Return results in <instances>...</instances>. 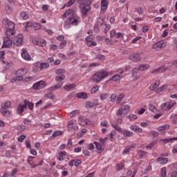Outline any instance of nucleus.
<instances>
[{"label":"nucleus","instance_id":"obj_1","mask_svg":"<svg viewBox=\"0 0 177 177\" xmlns=\"http://www.w3.org/2000/svg\"><path fill=\"white\" fill-rule=\"evenodd\" d=\"M3 25L6 29V37L3 39L2 48H10V46H12V44H13V40L10 39V37H12V35H15L16 32L15 31V25L13 21L9 20L8 18L3 19Z\"/></svg>","mask_w":177,"mask_h":177},{"label":"nucleus","instance_id":"obj_2","mask_svg":"<svg viewBox=\"0 0 177 177\" xmlns=\"http://www.w3.org/2000/svg\"><path fill=\"white\" fill-rule=\"evenodd\" d=\"M107 75H109V72H107L106 71H98L93 75L92 81L93 82H95L97 84V82H100L102 80L106 78Z\"/></svg>","mask_w":177,"mask_h":177},{"label":"nucleus","instance_id":"obj_3","mask_svg":"<svg viewBox=\"0 0 177 177\" xmlns=\"http://www.w3.org/2000/svg\"><path fill=\"white\" fill-rule=\"evenodd\" d=\"M150 68V66L149 64H142L140 65L139 68H135L132 70V74L133 77H134V80H139V77L138 76V71H145V70H147Z\"/></svg>","mask_w":177,"mask_h":177},{"label":"nucleus","instance_id":"obj_4","mask_svg":"<svg viewBox=\"0 0 177 177\" xmlns=\"http://www.w3.org/2000/svg\"><path fill=\"white\" fill-rule=\"evenodd\" d=\"M129 110H131V106L129 104L122 105L117 112V115L118 117H121V118H124V115L129 113Z\"/></svg>","mask_w":177,"mask_h":177},{"label":"nucleus","instance_id":"obj_5","mask_svg":"<svg viewBox=\"0 0 177 177\" xmlns=\"http://www.w3.org/2000/svg\"><path fill=\"white\" fill-rule=\"evenodd\" d=\"M27 104H28V101L27 100H24L23 104H19L17 106V113L21 115L24 112V109H27Z\"/></svg>","mask_w":177,"mask_h":177},{"label":"nucleus","instance_id":"obj_6","mask_svg":"<svg viewBox=\"0 0 177 177\" xmlns=\"http://www.w3.org/2000/svg\"><path fill=\"white\" fill-rule=\"evenodd\" d=\"M12 44L15 46H21L23 44V35L19 34L12 39Z\"/></svg>","mask_w":177,"mask_h":177},{"label":"nucleus","instance_id":"obj_7","mask_svg":"<svg viewBox=\"0 0 177 177\" xmlns=\"http://www.w3.org/2000/svg\"><path fill=\"white\" fill-rule=\"evenodd\" d=\"M175 104H176V102H167L162 104L160 106V109L163 111H169V110H171V109H172V107Z\"/></svg>","mask_w":177,"mask_h":177},{"label":"nucleus","instance_id":"obj_8","mask_svg":"<svg viewBox=\"0 0 177 177\" xmlns=\"http://www.w3.org/2000/svg\"><path fill=\"white\" fill-rule=\"evenodd\" d=\"M46 85H47V84L46 82L39 81V82L35 83L32 85V88H33V89H35V91H38L39 89H44V88H45L46 86Z\"/></svg>","mask_w":177,"mask_h":177},{"label":"nucleus","instance_id":"obj_9","mask_svg":"<svg viewBox=\"0 0 177 177\" xmlns=\"http://www.w3.org/2000/svg\"><path fill=\"white\" fill-rule=\"evenodd\" d=\"M167 46V41H164V40H161L154 44L152 46L153 49H162V48H165Z\"/></svg>","mask_w":177,"mask_h":177},{"label":"nucleus","instance_id":"obj_10","mask_svg":"<svg viewBox=\"0 0 177 177\" xmlns=\"http://www.w3.org/2000/svg\"><path fill=\"white\" fill-rule=\"evenodd\" d=\"M129 59L132 60V62H135V63H138L142 60V57H140V54L139 53L131 54L129 56Z\"/></svg>","mask_w":177,"mask_h":177},{"label":"nucleus","instance_id":"obj_11","mask_svg":"<svg viewBox=\"0 0 177 177\" xmlns=\"http://www.w3.org/2000/svg\"><path fill=\"white\" fill-rule=\"evenodd\" d=\"M26 74L24 69H19L15 73V81H23V75Z\"/></svg>","mask_w":177,"mask_h":177},{"label":"nucleus","instance_id":"obj_12","mask_svg":"<svg viewBox=\"0 0 177 177\" xmlns=\"http://www.w3.org/2000/svg\"><path fill=\"white\" fill-rule=\"evenodd\" d=\"M32 41L34 45H37V46H45L46 45V41L41 39L33 38Z\"/></svg>","mask_w":177,"mask_h":177},{"label":"nucleus","instance_id":"obj_13","mask_svg":"<svg viewBox=\"0 0 177 177\" xmlns=\"http://www.w3.org/2000/svg\"><path fill=\"white\" fill-rule=\"evenodd\" d=\"M167 70H168V66H162L156 69L152 70L151 74H160L161 73H165Z\"/></svg>","mask_w":177,"mask_h":177},{"label":"nucleus","instance_id":"obj_14","mask_svg":"<svg viewBox=\"0 0 177 177\" xmlns=\"http://www.w3.org/2000/svg\"><path fill=\"white\" fill-rule=\"evenodd\" d=\"M68 24H71V26H78V20L77 18L74 17H71L68 18V21L65 25V27H68Z\"/></svg>","mask_w":177,"mask_h":177},{"label":"nucleus","instance_id":"obj_15","mask_svg":"<svg viewBox=\"0 0 177 177\" xmlns=\"http://www.w3.org/2000/svg\"><path fill=\"white\" fill-rule=\"evenodd\" d=\"M21 57L24 59V60H27V62H30L31 60V55H28L27 50L26 48L21 49Z\"/></svg>","mask_w":177,"mask_h":177},{"label":"nucleus","instance_id":"obj_16","mask_svg":"<svg viewBox=\"0 0 177 177\" xmlns=\"http://www.w3.org/2000/svg\"><path fill=\"white\" fill-rule=\"evenodd\" d=\"M35 67H37V68H40V70L42 71L49 68V64L37 62L35 63Z\"/></svg>","mask_w":177,"mask_h":177},{"label":"nucleus","instance_id":"obj_17","mask_svg":"<svg viewBox=\"0 0 177 177\" xmlns=\"http://www.w3.org/2000/svg\"><path fill=\"white\" fill-rule=\"evenodd\" d=\"M108 6H109V0L101 1V10L102 12H106V10H107Z\"/></svg>","mask_w":177,"mask_h":177},{"label":"nucleus","instance_id":"obj_18","mask_svg":"<svg viewBox=\"0 0 177 177\" xmlns=\"http://www.w3.org/2000/svg\"><path fill=\"white\" fill-rule=\"evenodd\" d=\"M130 129L131 131H133V132H138V133H142L143 132V129L135 124L131 125L130 127Z\"/></svg>","mask_w":177,"mask_h":177},{"label":"nucleus","instance_id":"obj_19","mask_svg":"<svg viewBox=\"0 0 177 177\" xmlns=\"http://www.w3.org/2000/svg\"><path fill=\"white\" fill-rule=\"evenodd\" d=\"M93 143L96 147L97 153H102L103 151V149H104L103 147L104 145H103L102 144H100V142H98L96 141H95Z\"/></svg>","mask_w":177,"mask_h":177},{"label":"nucleus","instance_id":"obj_20","mask_svg":"<svg viewBox=\"0 0 177 177\" xmlns=\"http://www.w3.org/2000/svg\"><path fill=\"white\" fill-rule=\"evenodd\" d=\"M122 134L126 138H132L134 135L133 132L127 129H123Z\"/></svg>","mask_w":177,"mask_h":177},{"label":"nucleus","instance_id":"obj_21","mask_svg":"<svg viewBox=\"0 0 177 177\" xmlns=\"http://www.w3.org/2000/svg\"><path fill=\"white\" fill-rule=\"evenodd\" d=\"M169 86H171V84L162 85L160 87L158 88L156 90V93H161V92H162V91H165V89H168V88H169Z\"/></svg>","mask_w":177,"mask_h":177},{"label":"nucleus","instance_id":"obj_22","mask_svg":"<svg viewBox=\"0 0 177 177\" xmlns=\"http://www.w3.org/2000/svg\"><path fill=\"white\" fill-rule=\"evenodd\" d=\"M92 122L88 118H83L80 121V125L85 127V125H91Z\"/></svg>","mask_w":177,"mask_h":177},{"label":"nucleus","instance_id":"obj_23","mask_svg":"<svg viewBox=\"0 0 177 177\" xmlns=\"http://www.w3.org/2000/svg\"><path fill=\"white\" fill-rule=\"evenodd\" d=\"M33 158H35V157L28 156V163L30 165L31 168H35L37 167L34 161H32Z\"/></svg>","mask_w":177,"mask_h":177},{"label":"nucleus","instance_id":"obj_24","mask_svg":"<svg viewBox=\"0 0 177 177\" xmlns=\"http://www.w3.org/2000/svg\"><path fill=\"white\" fill-rule=\"evenodd\" d=\"M157 162H159V164H162V165H165L168 162V158L160 157L157 158Z\"/></svg>","mask_w":177,"mask_h":177},{"label":"nucleus","instance_id":"obj_25","mask_svg":"<svg viewBox=\"0 0 177 177\" xmlns=\"http://www.w3.org/2000/svg\"><path fill=\"white\" fill-rule=\"evenodd\" d=\"M158 86H160V80H156L153 84H151L149 86V89L150 91H154L155 89H157Z\"/></svg>","mask_w":177,"mask_h":177},{"label":"nucleus","instance_id":"obj_26","mask_svg":"<svg viewBox=\"0 0 177 177\" xmlns=\"http://www.w3.org/2000/svg\"><path fill=\"white\" fill-rule=\"evenodd\" d=\"M2 65L3 66L4 68H9L10 67H12L13 64L12 62H8L5 60L1 61Z\"/></svg>","mask_w":177,"mask_h":177},{"label":"nucleus","instance_id":"obj_27","mask_svg":"<svg viewBox=\"0 0 177 177\" xmlns=\"http://www.w3.org/2000/svg\"><path fill=\"white\" fill-rule=\"evenodd\" d=\"M174 140H177V137L166 138V139H161L160 142H162L163 143H171L174 142Z\"/></svg>","mask_w":177,"mask_h":177},{"label":"nucleus","instance_id":"obj_28","mask_svg":"<svg viewBox=\"0 0 177 177\" xmlns=\"http://www.w3.org/2000/svg\"><path fill=\"white\" fill-rule=\"evenodd\" d=\"M76 96L78 99H88V94L86 92L79 93Z\"/></svg>","mask_w":177,"mask_h":177},{"label":"nucleus","instance_id":"obj_29","mask_svg":"<svg viewBox=\"0 0 177 177\" xmlns=\"http://www.w3.org/2000/svg\"><path fill=\"white\" fill-rule=\"evenodd\" d=\"M132 149H135V144H132L124 149L122 154H128V153H129Z\"/></svg>","mask_w":177,"mask_h":177},{"label":"nucleus","instance_id":"obj_30","mask_svg":"<svg viewBox=\"0 0 177 177\" xmlns=\"http://www.w3.org/2000/svg\"><path fill=\"white\" fill-rule=\"evenodd\" d=\"M74 88H75V84H71L64 86V91H67V92H70V91L74 89Z\"/></svg>","mask_w":177,"mask_h":177},{"label":"nucleus","instance_id":"obj_31","mask_svg":"<svg viewBox=\"0 0 177 177\" xmlns=\"http://www.w3.org/2000/svg\"><path fill=\"white\" fill-rule=\"evenodd\" d=\"M58 156L59 157L57 158V160H59V161H63V160H64V157L67 156V152L61 151L58 153Z\"/></svg>","mask_w":177,"mask_h":177},{"label":"nucleus","instance_id":"obj_32","mask_svg":"<svg viewBox=\"0 0 177 177\" xmlns=\"http://www.w3.org/2000/svg\"><path fill=\"white\" fill-rule=\"evenodd\" d=\"M89 10H91V6H82V13L84 16H86V15H88V12H89Z\"/></svg>","mask_w":177,"mask_h":177},{"label":"nucleus","instance_id":"obj_33","mask_svg":"<svg viewBox=\"0 0 177 177\" xmlns=\"http://www.w3.org/2000/svg\"><path fill=\"white\" fill-rule=\"evenodd\" d=\"M111 126L113 127V128H114V129H115V131H117L118 132H120V133H122V131H124V129H122V128L118 126V124H111Z\"/></svg>","mask_w":177,"mask_h":177},{"label":"nucleus","instance_id":"obj_34","mask_svg":"<svg viewBox=\"0 0 177 177\" xmlns=\"http://www.w3.org/2000/svg\"><path fill=\"white\" fill-rule=\"evenodd\" d=\"M12 106V102L9 100L6 101L4 104H1V107L3 109H8Z\"/></svg>","mask_w":177,"mask_h":177},{"label":"nucleus","instance_id":"obj_35","mask_svg":"<svg viewBox=\"0 0 177 177\" xmlns=\"http://www.w3.org/2000/svg\"><path fill=\"white\" fill-rule=\"evenodd\" d=\"M91 3L90 0H83L80 1L81 6H91Z\"/></svg>","mask_w":177,"mask_h":177},{"label":"nucleus","instance_id":"obj_36","mask_svg":"<svg viewBox=\"0 0 177 177\" xmlns=\"http://www.w3.org/2000/svg\"><path fill=\"white\" fill-rule=\"evenodd\" d=\"M74 121L73 120H70L68 122V124H67V129H68V131L69 132H71V131H73V127H74Z\"/></svg>","mask_w":177,"mask_h":177},{"label":"nucleus","instance_id":"obj_37","mask_svg":"<svg viewBox=\"0 0 177 177\" xmlns=\"http://www.w3.org/2000/svg\"><path fill=\"white\" fill-rule=\"evenodd\" d=\"M65 78H66V75H64V74H61L55 77V81L60 82L61 81H64Z\"/></svg>","mask_w":177,"mask_h":177},{"label":"nucleus","instance_id":"obj_38","mask_svg":"<svg viewBox=\"0 0 177 177\" xmlns=\"http://www.w3.org/2000/svg\"><path fill=\"white\" fill-rule=\"evenodd\" d=\"M160 175L161 177H167V167H162L160 169Z\"/></svg>","mask_w":177,"mask_h":177},{"label":"nucleus","instance_id":"obj_39","mask_svg":"<svg viewBox=\"0 0 177 177\" xmlns=\"http://www.w3.org/2000/svg\"><path fill=\"white\" fill-rule=\"evenodd\" d=\"M1 113L4 117H8L10 114V111L2 109Z\"/></svg>","mask_w":177,"mask_h":177},{"label":"nucleus","instance_id":"obj_40","mask_svg":"<svg viewBox=\"0 0 177 177\" xmlns=\"http://www.w3.org/2000/svg\"><path fill=\"white\" fill-rule=\"evenodd\" d=\"M35 77L34 76H30V77H24V79L22 80V81L24 82H31V81H34Z\"/></svg>","mask_w":177,"mask_h":177},{"label":"nucleus","instance_id":"obj_41","mask_svg":"<svg viewBox=\"0 0 177 177\" xmlns=\"http://www.w3.org/2000/svg\"><path fill=\"white\" fill-rule=\"evenodd\" d=\"M21 17L23 19V20H27L29 17V15L26 11H23L21 12Z\"/></svg>","mask_w":177,"mask_h":177},{"label":"nucleus","instance_id":"obj_42","mask_svg":"<svg viewBox=\"0 0 177 177\" xmlns=\"http://www.w3.org/2000/svg\"><path fill=\"white\" fill-rule=\"evenodd\" d=\"M32 27H33V28L37 30H41L42 26L39 23H33Z\"/></svg>","mask_w":177,"mask_h":177},{"label":"nucleus","instance_id":"obj_43","mask_svg":"<svg viewBox=\"0 0 177 177\" xmlns=\"http://www.w3.org/2000/svg\"><path fill=\"white\" fill-rule=\"evenodd\" d=\"M121 78H122V75L115 74V75H113L112 77L111 80H112V81H119V80H121Z\"/></svg>","mask_w":177,"mask_h":177},{"label":"nucleus","instance_id":"obj_44","mask_svg":"<svg viewBox=\"0 0 177 177\" xmlns=\"http://www.w3.org/2000/svg\"><path fill=\"white\" fill-rule=\"evenodd\" d=\"M167 129H169V124H165L158 128V131H165Z\"/></svg>","mask_w":177,"mask_h":177},{"label":"nucleus","instance_id":"obj_45","mask_svg":"<svg viewBox=\"0 0 177 177\" xmlns=\"http://www.w3.org/2000/svg\"><path fill=\"white\" fill-rule=\"evenodd\" d=\"M62 134H63V131H56L53 133L52 138H57V136H60V135H62Z\"/></svg>","mask_w":177,"mask_h":177},{"label":"nucleus","instance_id":"obj_46","mask_svg":"<svg viewBox=\"0 0 177 177\" xmlns=\"http://www.w3.org/2000/svg\"><path fill=\"white\" fill-rule=\"evenodd\" d=\"M67 45V41L66 40H63L62 42L60 43L59 45V49H64V46Z\"/></svg>","mask_w":177,"mask_h":177},{"label":"nucleus","instance_id":"obj_47","mask_svg":"<svg viewBox=\"0 0 177 177\" xmlns=\"http://www.w3.org/2000/svg\"><path fill=\"white\" fill-rule=\"evenodd\" d=\"M24 26H25L26 30L28 31V27H32V23H31V22H25L24 24Z\"/></svg>","mask_w":177,"mask_h":177},{"label":"nucleus","instance_id":"obj_48","mask_svg":"<svg viewBox=\"0 0 177 177\" xmlns=\"http://www.w3.org/2000/svg\"><path fill=\"white\" fill-rule=\"evenodd\" d=\"M109 97V94L107 93H102L100 95V98L101 99V100H106V99H107Z\"/></svg>","mask_w":177,"mask_h":177},{"label":"nucleus","instance_id":"obj_49","mask_svg":"<svg viewBox=\"0 0 177 177\" xmlns=\"http://www.w3.org/2000/svg\"><path fill=\"white\" fill-rule=\"evenodd\" d=\"M99 91V86L96 85L93 86L91 90V93H96Z\"/></svg>","mask_w":177,"mask_h":177},{"label":"nucleus","instance_id":"obj_50","mask_svg":"<svg viewBox=\"0 0 177 177\" xmlns=\"http://www.w3.org/2000/svg\"><path fill=\"white\" fill-rule=\"evenodd\" d=\"M138 154L140 157V158H142V157H145V156H146V154H147V153H146L145 151H138Z\"/></svg>","mask_w":177,"mask_h":177},{"label":"nucleus","instance_id":"obj_51","mask_svg":"<svg viewBox=\"0 0 177 177\" xmlns=\"http://www.w3.org/2000/svg\"><path fill=\"white\" fill-rule=\"evenodd\" d=\"M97 23L98 26H103V24H104V19L102 17H100L97 19Z\"/></svg>","mask_w":177,"mask_h":177},{"label":"nucleus","instance_id":"obj_52","mask_svg":"<svg viewBox=\"0 0 177 177\" xmlns=\"http://www.w3.org/2000/svg\"><path fill=\"white\" fill-rule=\"evenodd\" d=\"M124 97H125V95L124 93L120 94L117 97L118 102H119V103H120V102H122V99H124Z\"/></svg>","mask_w":177,"mask_h":177},{"label":"nucleus","instance_id":"obj_53","mask_svg":"<svg viewBox=\"0 0 177 177\" xmlns=\"http://www.w3.org/2000/svg\"><path fill=\"white\" fill-rule=\"evenodd\" d=\"M86 106L93 109V107H95V103L94 102H86Z\"/></svg>","mask_w":177,"mask_h":177},{"label":"nucleus","instance_id":"obj_54","mask_svg":"<svg viewBox=\"0 0 177 177\" xmlns=\"http://www.w3.org/2000/svg\"><path fill=\"white\" fill-rule=\"evenodd\" d=\"M64 73H66L65 69H57L55 71V73L59 74V75H62V74H64Z\"/></svg>","mask_w":177,"mask_h":177},{"label":"nucleus","instance_id":"obj_55","mask_svg":"<svg viewBox=\"0 0 177 177\" xmlns=\"http://www.w3.org/2000/svg\"><path fill=\"white\" fill-rule=\"evenodd\" d=\"M116 35H117V32L115 31V30H111V32H110L111 38H114V37H115Z\"/></svg>","mask_w":177,"mask_h":177},{"label":"nucleus","instance_id":"obj_56","mask_svg":"<svg viewBox=\"0 0 177 177\" xmlns=\"http://www.w3.org/2000/svg\"><path fill=\"white\" fill-rule=\"evenodd\" d=\"M79 113L80 112L78 111V110H75V111H73L72 112H71L69 115H70V117H74V115H77V114Z\"/></svg>","mask_w":177,"mask_h":177},{"label":"nucleus","instance_id":"obj_57","mask_svg":"<svg viewBox=\"0 0 177 177\" xmlns=\"http://www.w3.org/2000/svg\"><path fill=\"white\" fill-rule=\"evenodd\" d=\"M46 97H48V99H55V94H53V93H48L46 94Z\"/></svg>","mask_w":177,"mask_h":177},{"label":"nucleus","instance_id":"obj_58","mask_svg":"<svg viewBox=\"0 0 177 177\" xmlns=\"http://www.w3.org/2000/svg\"><path fill=\"white\" fill-rule=\"evenodd\" d=\"M17 129L19 132H23L26 129V126L24 125H19L17 127Z\"/></svg>","mask_w":177,"mask_h":177},{"label":"nucleus","instance_id":"obj_59","mask_svg":"<svg viewBox=\"0 0 177 177\" xmlns=\"http://www.w3.org/2000/svg\"><path fill=\"white\" fill-rule=\"evenodd\" d=\"M129 118L131 121H135V120H138V116L136 115H129Z\"/></svg>","mask_w":177,"mask_h":177},{"label":"nucleus","instance_id":"obj_60","mask_svg":"<svg viewBox=\"0 0 177 177\" xmlns=\"http://www.w3.org/2000/svg\"><path fill=\"white\" fill-rule=\"evenodd\" d=\"M117 133L115 132V130H112L111 131V133H110V134H109V136H110V138H111V140H113V136H115V134H116Z\"/></svg>","mask_w":177,"mask_h":177},{"label":"nucleus","instance_id":"obj_61","mask_svg":"<svg viewBox=\"0 0 177 177\" xmlns=\"http://www.w3.org/2000/svg\"><path fill=\"white\" fill-rule=\"evenodd\" d=\"M117 39H119V38H124V34L121 32H116V36L115 37Z\"/></svg>","mask_w":177,"mask_h":177},{"label":"nucleus","instance_id":"obj_62","mask_svg":"<svg viewBox=\"0 0 177 177\" xmlns=\"http://www.w3.org/2000/svg\"><path fill=\"white\" fill-rule=\"evenodd\" d=\"M124 165L123 163H119L117 165V171H121L124 168Z\"/></svg>","mask_w":177,"mask_h":177},{"label":"nucleus","instance_id":"obj_63","mask_svg":"<svg viewBox=\"0 0 177 177\" xmlns=\"http://www.w3.org/2000/svg\"><path fill=\"white\" fill-rule=\"evenodd\" d=\"M136 12H137V13H138V15H143V13H144L143 8H137V9H136Z\"/></svg>","mask_w":177,"mask_h":177},{"label":"nucleus","instance_id":"obj_64","mask_svg":"<svg viewBox=\"0 0 177 177\" xmlns=\"http://www.w3.org/2000/svg\"><path fill=\"white\" fill-rule=\"evenodd\" d=\"M96 59H97L98 60L103 61V60H104L106 59V57H104V55H97Z\"/></svg>","mask_w":177,"mask_h":177}]
</instances>
